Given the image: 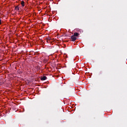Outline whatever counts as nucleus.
<instances>
[{
	"label": "nucleus",
	"mask_w": 127,
	"mask_h": 127,
	"mask_svg": "<svg viewBox=\"0 0 127 127\" xmlns=\"http://www.w3.org/2000/svg\"><path fill=\"white\" fill-rule=\"evenodd\" d=\"M1 24V19L0 18V25Z\"/></svg>",
	"instance_id": "6e6552de"
},
{
	"label": "nucleus",
	"mask_w": 127,
	"mask_h": 127,
	"mask_svg": "<svg viewBox=\"0 0 127 127\" xmlns=\"http://www.w3.org/2000/svg\"><path fill=\"white\" fill-rule=\"evenodd\" d=\"M47 77L46 76H44L41 78V81H45V80H47Z\"/></svg>",
	"instance_id": "f03ea898"
},
{
	"label": "nucleus",
	"mask_w": 127,
	"mask_h": 127,
	"mask_svg": "<svg viewBox=\"0 0 127 127\" xmlns=\"http://www.w3.org/2000/svg\"><path fill=\"white\" fill-rule=\"evenodd\" d=\"M47 40H52V39H51L50 37H48L47 38Z\"/></svg>",
	"instance_id": "0eeeda50"
},
{
	"label": "nucleus",
	"mask_w": 127,
	"mask_h": 127,
	"mask_svg": "<svg viewBox=\"0 0 127 127\" xmlns=\"http://www.w3.org/2000/svg\"><path fill=\"white\" fill-rule=\"evenodd\" d=\"M71 39L72 40L71 41H75L76 39H77V38L73 35L71 36Z\"/></svg>",
	"instance_id": "f257e3e1"
},
{
	"label": "nucleus",
	"mask_w": 127,
	"mask_h": 127,
	"mask_svg": "<svg viewBox=\"0 0 127 127\" xmlns=\"http://www.w3.org/2000/svg\"><path fill=\"white\" fill-rule=\"evenodd\" d=\"M73 35L74 36H76L77 37V36L80 35V34H79L78 33H74Z\"/></svg>",
	"instance_id": "7ed1b4c3"
},
{
	"label": "nucleus",
	"mask_w": 127,
	"mask_h": 127,
	"mask_svg": "<svg viewBox=\"0 0 127 127\" xmlns=\"http://www.w3.org/2000/svg\"><path fill=\"white\" fill-rule=\"evenodd\" d=\"M15 10H19V7H18V6H16L15 7Z\"/></svg>",
	"instance_id": "20e7f679"
},
{
	"label": "nucleus",
	"mask_w": 127,
	"mask_h": 127,
	"mask_svg": "<svg viewBox=\"0 0 127 127\" xmlns=\"http://www.w3.org/2000/svg\"><path fill=\"white\" fill-rule=\"evenodd\" d=\"M21 4L22 5V6H24V1H22Z\"/></svg>",
	"instance_id": "423d86ee"
},
{
	"label": "nucleus",
	"mask_w": 127,
	"mask_h": 127,
	"mask_svg": "<svg viewBox=\"0 0 127 127\" xmlns=\"http://www.w3.org/2000/svg\"><path fill=\"white\" fill-rule=\"evenodd\" d=\"M52 41H53V40H47V42L48 43H52Z\"/></svg>",
	"instance_id": "39448f33"
}]
</instances>
